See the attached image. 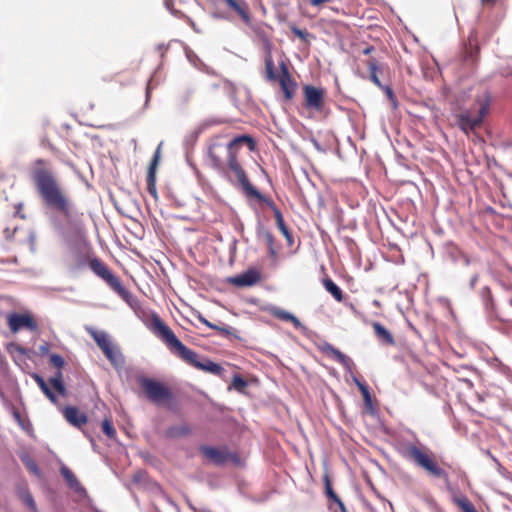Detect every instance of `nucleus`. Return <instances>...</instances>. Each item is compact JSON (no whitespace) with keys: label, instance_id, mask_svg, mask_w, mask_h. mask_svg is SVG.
Returning a JSON list of instances; mask_svg holds the SVG:
<instances>
[{"label":"nucleus","instance_id":"3c124183","mask_svg":"<svg viewBox=\"0 0 512 512\" xmlns=\"http://www.w3.org/2000/svg\"><path fill=\"white\" fill-rule=\"evenodd\" d=\"M41 351L44 353V352H47L48 351V347L47 346H41Z\"/></svg>","mask_w":512,"mask_h":512},{"label":"nucleus","instance_id":"a878e982","mask_svg":"<svg viewBox=\"0 0 512 512\" xmlns=\"http://www.w3.org/2000/svg\"><path fill=\"white\" fill-rule=\"evenodd\" d=\"M453 501L462 512H478L473 503L466 496L455 497Z\"/></svg>","mask_w":512,"mask_h":512},{"label":"nucleus","instance_id":"37998d69","mask_svg":"<svg viewBox=\"0 0 512 512\" xmlns=\"http://www.w3.org/2000/svg\"><path fill=\"white\" fill-rule=\"evenodd\" d=\"M335 504L339 507L341 512H347V509L340 498L335 501Z\"/></svg>","mask_w":512,"mask_h":512},{"label":"nucleus","instance_id":"423d86ee","mask_svg":"<svg viewBox=\"0 0 512 512\" xmlns=\"http://www.w3.org/2000/svg\"><path fill=\"white\" fill-rule=\"evenodd\" d=\"M265 78L269 82H278L286 100L294 97L297 83L293 80L285 62L280 63V74L275 72L272 54L268 51L265 55Z\"/></svg>","mask_w":512,"mask_h":512},{"label":"nucleus","instance_id":"c85d7f7f","mask_svg":"<svg viewBox=\"0 0 512 512\" xmlns=\"http://www.w3.org/2000/svg\"><path fill=\"white\" fill-rule=\"evenodd\" d=\"M290 29H291V32L296 37L300 38L305 43H309V39H310L311 35L307 30L300 29L296 26H291Z\"/></svg>","mask_w":512,"mask_h":512},{"label":"nucleus","instance_id":"b1692460","mask_svg":"<svg viewBox=\"0 0 512 512\" xmlns=\"http://www.w3.org/2000/svg\"><path fill=\"white\" fill-rule=\"evenodd\" d=\"M33 378L35 382L38 384L41 391L45 394V396L53 403L58 404V399L54 392L50 389L46 381L38 374H34Z\"/></svg>","mask_w":512,"mask_h":512},{"label":"nucleus","instance_id":"f03ea898","mask_svg":"<svg viewBox=\"0 0 512 512\" xmlns=\"http://www.w3.org/2000/svg\"><path fill=\"white\" fill-rule=\"evenodd\" d=\"M31 179L45 208L61 215L67 226L78 231L74 203L45 159L34 161Z\"/></svg>","mask_w":512,"mask_h":512},{"label":"nucleus","instance_id":"4c0bfd02","mask_svg":"<svg viewBox=\"0 0 512 512\" xmlns=\"http://www.w3.org/2000/svg\"><path fill=\"white\" fill-rule=\"evenodd\" d=\"M324 481H325V492H326V495H327V497H330L333 494H335V492H334V490L332 488L331 482H330L329 477L327 475L325 476Z\"/></svg>","mask_w":512,"mask_h":512},{"label":"nucleus","instance_id":"c9c22d12","mask_svg":"<svg viewBox=\"0 0 512 512\" xmlns=\"http://www.w3.org/2000/svg\"><path fill=\"white\" fill-rule=\"evenodd\" d=\"M355 383L358 386L363 398H369L370 392L368 386L365 383L358 381L357 379H355Z\"/></svg>","mask_w":512,"mask_h":512},{"label":"nucleus","instance_id":"a18cd8bd","mask_svg":"<svg viewBox=\"0 0 512 512\" xmlns=\"http://www.w3.org/2000/svg\"><path fill=\"white\" fill-rule=\"evenodd\" d=\"M373 50H374V47H373V46H368V47H366V48L363 50V54H364V55H368V54H370Z\"/></svg>","mask_w":512,"mask_h":512},{"label":"nucleus","instance_id":"9d476101","mask_svg":"<svg viewBox=\"0 0 512 512\" xmlns=\"http://www.w3.org/2000/svg\"><path fill=\"white\" fill-rule=\"evenodd\" d=\"M304 107L308 110L320 113L325 107V91L312 85L303 87Z\"/></svg>","mask_w":512,"mask_h":512},{"label":"nucleus","instance_id":"ea45409f","mask_svg":"<svg viewBox=\"0 0 512 512\" xmlns=\"http://www.w3.org/2000/svg\"><path fill=\"white\" fill-rule=\"evenodd\" d=\"M27 467L29 468L30 471H32L33 473H35L36 475L39 474V469H38V466L33 462L31 461L30 463L27 464Z\"/></svg>","mask_w":512,"mask_h":512},{"label":"nucleus","instance_id":"2f4dec72","mask_svg":"<svg viewBox=\"0 0 512 512\" xmlns=\"http://www.w3.org/2000/svg\"><path fill=\"white\" fill-rule=\"evenodd\" d=\"M198 319L200 322H202L204 325H206L207 327L213 329V330H217L221 333H228V330L225 328V327H220L216 324H213L211 322H209L205 317H203L202 315H199L198 316Z\"/></svg>","mask_w":512,"mask_h":512},{"label":"nucleus","instance_id":"c756f323","mask_svg":"<svg viewBox=\"0 0 512 512\" xmlns=\"http://www.w3.org/2000/svg\"><path fill=\"white\" fill-rule=\"evenodd\" d=\"M49 363H50V365H52L53 367H55L59 370H62V368L65 365L64 358L59 354H51L49 356Z\"/></svg>","mask_w":512,"mask_h":512},{"label":"nucleus","instance_id":"2eb2a0df","mask_svg":"<svg viewBox=\"0 0 512 512\" xmlns=\"http://www.w3.org/2000/svg\"><path fill=\"white\" fill-rule=\"evenodd\" d=\"M199 451L205 458L209 459L217 465H222L229 459V453L227 449H218L215 447L202 445L200 446Z\"/></svg>","mask_w":512,"mask_h":512},{"label":"nucleus","instance_id":"f8f14e48","mask_svg":"<svg viewBox=\"0 0 512 512\" xmlns=\"http://www.w3.org/2000/svg\"><path fill=\"white\" fill-rule=\"evenodd\" d=\"M259 202L267 205L273 211L277 228L287 240L288 245L291 246L293 244L292 234L290 233L288 227L286 226L283 219V215L281 211L278 209V207L275 205L274 201L264 196V200H259Z\"/></svg>","mask_w":512,"mask_h":512},{"label":"nucleus","instance_id":"bb28decb","mask_svg":"<svg viewBox=\"0 0 512 512\" xmlns=\"http://www.w3.org/2000/svg\"><path fill=\"white\" fill-rule=\"evenodd\" d=\"M102 431L103 433L110 439H114L116 437V430L113 426V422L109 418H105L102 421Z\"/></svg>","mask_w":512,"mask_h":512},{"label":"nucleus","instance_id":"79ce46f5","mask_svg":"<svg viewBox=\"0 0 512 512\" xmlns=\"http://www.w3.org/2000/svg\"><path fill=\"white\" fill-rule=\"evenodd\" d=\"M335 504L339 507L341 512H347V509L340 498L335 501Z\"/></svg>","mask_w":512,"mask_h":512},{"label":"nucleus","instance_id":"a211bd4d","mask_svg":"<svg viewBox=\"0 0 512 512\" xmlns=\"http://www.w3.org/2000/svg\"><path fill=\"white\" fill-rule=\"evenodd\" d=\"M322 352L326 355L332 357L338 363H340L344 368L350 370L351 365L353 364L352 360L342 353L339 349L335 348L333 345L329 343H325L322 346Z\"/></svg>","mask_w":512,"mask_h":512},{"label":"nucleus","instance_id":"9b49d317","mask_svg":"<svg viewBox=\"0 0 512 512\" xmlns=\"http://www.w3.org/2000/svg\"><path fill=\"white\" fill-rule=\"evenodd\" d=\"M160 157H161V150H160V145H159L149 163L148 170H147V177H146L147 191L155 200L158 199V192H157V188H156V174H157V169H158V166L160 163Z\"/></svg>","mask_w":512,"mask_h":512},{"label":"nucleus","instance_id":"09e8293b","mask_svg":"<svg viewBox=\"0 0 512 512\" xmlns=\"http://www.w3.org/2000/svg\"><path fill=\"white\" fill-rule=\"evenodd\" d=\"M330 500H332L334 503L337 499H339L338 495L335 493L332 496L328 497Z\"/></svg>","mask_w":512,"mask_h":512},{"label":"nucleus","instance_id":"473e14b6","mask_svg":"<svg viewBox=\"0 0 512 512\" xmlns=\"http://www.w3.org/2000/svg\"><path fill=\"white\" fill-rule=\"evenodd\" d=\"M91 259L88 255L76 254L75 255V263L77 268H83L86 264L89 265V261Z\"/></svg>","mask_w":512,"mask_h":512},{"label":"nucleus","instance_id":"f257e3e1","mask_svg":"<svg viewBox=\"0 0 512 512\" xmlns=\"http://www.w3.org/2000/svg\"><path fill=\"white\" fill-rule=\"evenodd\" d=\"M243 144L247 145L250 151H253L256 147L254 139L249 135L237 136L228 144L222 143L220 137H216L208 149L210 164L230 183L241 186L247 197L258 201L264 200V195L251 184L238 159V150Z\"/></svg>","mask_w":512,"mask_h":512},{"label":"nucleus","instance_id":"58836bf2","mask_svg":"<svg viewBox=\"0 0 512 512\" xmlns=\"http://www.w3.org/2000/svg\"><path fill=\"white\" fill-rule=\"evenodd\" d=\"M370 80H371L375 85H377L378 87H380V88H384V87L382 86V84H381V82H380V80H379V78H378V76H377V74H376V73H372V74H370Z\"/></svg>","mask_w":512,"mask_h":512},{"label":"nucleus","instance_id":"cd10ccee","mask_svg":"<svg viewBox=\"0 0 512 512\" xmlns=\"http://www.w3.org/2000/svg\"><path fill=\"white\" fill-rule=\"evenodd\" d=\"M264 239L268 246L269 254L271 257H276V250H275V238L273 234L269 231L264 233Z\"/></svg>","mask_w":512,"mask_h":512},{"label":"nucleus","instance_id":"4be33fe9","mask_svg":"<svg viewBox=\"0 0 512 512\" xmlns=\"http://www.w3.org/2000/svg\"><path fill=\"white\" fill-rule=\"evenodd\" d=\"M323 286L327 292H329L337 302L344 300V294L341 288L330 278L323 279Z\"/></svg>","mask_w":512,"mask_h":512},{"label":"nucleus","instance_id":"72a5a7b5","mask_svg":"<svg viewBox=\"0 0 512 512\" xmlns=\"http://www.w3.org/2000/svg\"><path fill=\"white\" fill-rule=\"evenodd\" d=\"M232 384H233L235 389L243 390L246 387L247 382L241 376H235L233 378Z\"/></svg>","mask_w":512,"mask_h":512},{"label":"nucleus","instance_id":"20e7f679","mask_svg":"<svg viewBox=\"0 0 512 512\" xmlns=\"http://www.w3.org/2000/svg\"><path fill=\"white\" fill-rule=\"evenodd\" d=\"M490 105L491 96L488 92L477 95L468 108L461 109L455 114L458 128L467 135L481 128Z\"/></svg>","mask_w":512,"mask_h":512},{"label":"nucleus","instance_id":"a19ab883","mask_svg":"<svg viewBox=\"0 0 512 512\" xmlns=\"http://www.w3.org/2000/svg\"><path fill=\"white\" fill-rule=\"evenodd\" d=\"M53 225H54L55 229L58 230L59 232H61V233L64 232L63 224L61 222H59L57 219H54Z\"/></svg>","mask_w":512,"mask_h":512},{"label":"nucleus","instance_id":"1a4fd4ad","mask_svg":"<svg viewBox=\"0 0 512 512\" xmlns=\"http://www.w3.org/2000/svg\"><path fill=\"white\" fill-rule=\"evenodd\" d=\"M7 325L12 333H17L22 329L35 332L39 325L30 313H10L7 315Z\"/></svg>","mask_w":512,"mask_h":512},{"label":"nucleus","instance_id":"39448f33","mask_svg":"<svg viewBox=\"0 0 512 512\" xmlns=\"http://www.w3.org/2000/svg\"><path fill=\"white\" fill-rule=\"evenodd\" d=\"M403 456L433 477H448L447 472L437 463L435 454L427 447L408 444L403 449Z\"/></svg>","mask_w":512,"mask_h":512},{"label":"nucleus","instance_id":"e433bc0d","mask_svg":"<svg viewBox=\"0 0 512 512\" xmlns=\"http://www.w3.org/2000/svg\"><path fill=\"white\" fill-rule=\"evenodd\" d=\"M355 383L358 386L363 398H369L370 392L368 386L365 383L358 381L357 379H355Z\"/></svg>","mask_w":512,"mask_h":512},{"label":"nucleus","instance_id":"6ab92c4d","mask_svg":"<svg viewBox=\"0 0 512 512\" xmlns=\"http://www.w3.org/2000/svg\"><path fill=\"white\" fill-rule=\"evenodd\" d=\"M191 432V427L186 423H182L179 425H172L167 428L165 431V437L169 439H179L190 435Z\"/></svg>","mask_w":512,"mask_h":512},{"label":"nucleus","instance_id":"7c9ffc66","mask_svg":"<svg viewBox=\"0 0 512 512\" xmlns=\"http://www.w3.org/2000/svg\"><path fill=\"white\" fill-rule=\"evenodd\" d=\"M21 500L25 505H27L31 510H36V504L32 497V495L28 491H24L20 495Z\"/></svg>","mask_w":512,"mask_h":512},{"label":"nucleus","instance_id":"7ed1b4c3","mask_svg":"<svg viewBox=\"0 0 512 512\" xmlns=\"http://www.w3.org/2000/svg\"><path fill=\"white\" fill-rule=\"evenodd\" d=\"M146 326L165 344L171 353L178 356L184 362L199 370L215 375H219L222 372V367L211 360L206 359L204 362L199 361L198 354L185 346L158 314L153 313L150 320L146 323Z\"/></svg>","mask_w":512,"mask_h":512},{"label":"nucleus","instance_id":"393cba45","mask_svg":"<svg viewBox=\"0 0 512 512\" xmlns=\"http://www.w3.org/2000/svg\"><path fill=\"white\" fill-rule=\"evenodd\" d=\"M61 474L69 484V486L74 489L75 491L83 490L80 482L78 481L77 477L74 475V473L67 467L61 468Z\"/></svg>","mask_w":512,"mask_h":512},{"label":"nucleus","instance_id":"5701e85b","mask_svg":"<svg viewBox=\"0 0 512 512\" xmlns=\"http://www.w3.org/2000/svg\"><path fill=\"white\" fill-rule=\"evenodd\" d=\"M49 383L59 395L66 396L67 390L63 383L62 370L57 369L55 375L49 379Z\"/></svg>","mask_w":512,"mask_h":512},{"label":"nucleus","instance_id":"0eeeda50","mask_svg":"<svg viewBox=\"0 0 512 512\" xmlns=\"http://www.w3.org/2000/svg\"><path fill=\"white\" fill-rule=\"evenodd\" d=\"M90 269L101 279H103L109 287L116 292L131 307L135 303L134 296L122 285L120 279L116 277L110 269L98 258H92L89 261Z\"/></svg>","mask_w":512,"mask_h":512},{"label":"nucleus","instance_id":"6e6552de","mask_svg":"<svg viewBox=\"0 0 512 512\" xmlns=\"http://www.w3.org/2000/svg\"><path fill=\"white\" fill-rule=\"evenodd\" d=\"M139 384L149 401L155 404L170 402L173 398L171 390L162 382L142 377Z\"/></svg>","mask_w":512,"mask_h":512},{"label":"nucleus","instance_id":"ddd939ff","mask_svg":"<svg viewBox=\"0 0 512 512\" xmlns=\"http://www.w3.org/2000/svg\"><path fill=\"white\" fill-rule=\"evenodd\" d=\"M225 6L234 12L245 24H250L252 17L246 0H221Z\"/></svg>","mask_w":512,"mask_h":512},{"label":"nucleus","instance_id":"4468645a","mask_svg":"<svg viewBox=\"0 0 512 512\" xmlns=\"http://www.w3.org/2000/svg\"><path fill=\"white\" fill-rule=\"evenodd\" d=\"M90 336L96 342L103 354L111 361L114 360V348L109 336L103 331L89 330Z\"/></svg>","mask_w":512,"mask_h":512},{"label":"nucleus","instance_id":"f704fd0d","mask_svg":"<svg viewBox=\"0 0 512 512\" xmlns=\"http://www.w3.org/2000/svg\"><path fill=\"white\" fill-rule=\"evenodd\" d=\"M367 67H368V70H369V73L372 74V73H378V71H380V68H379V65H378V61L375 59V58H371L367 61Z\"/></svg>","mask_w":512,"mask_h":512},{"label":"nucleus","instance_id":"412c9836","mask_svg":"<svg viewBox=\"0 0 512 512\" xmlns=\"http://www.w3.org/2000/svg\"><path fill=\"white\" fill-rule=\"evenodd\" d=\"M269 313L279 320L291 322L296 329L301 327L300 320L286 310H283L279 307H271L269 309Z\"/></svg>","mask_w":512,"mask_h":512},{"label":"nucleus","instance_id":"dca6fc26","mask_svg":"<svg viewBox=\"0 0 512 512\" xmlns=\"http://www.w3.org/2000/svg\"><path fill=\"white\" fill-rule=\"evenodd\" d=\"M261 280V275L257 270H247L230 279V282L238 287H248L257 284Z\"/></svg>","mask_w":512,"mask_h":512},{"label":"nucleus","instance_id":"8fccbe9b","mask_svg":"<svg viewBox=\"0 0 512 512\" xmlns=\"http://www.w3.org/2000/svg\"><path fill=\"white\" fill-rule=\"evenodd\" d=\"M17 214H19L20 210L23 208V204L22 203H19L17 206Z\"/></svg>","mask_w":512,"mask_h":512},{"label":"nucleus","instance_id":"c03bdc74","mask_svg":"<svg viewBox=\"0 0 512 512\" xmlns=\"http://www.w3.org/2000/svg\"><path fill=\"white\" fill-rule=\"evenodd\" d=\"M480 1L485 6H494L496 3V0H480Z\"/></svg>","mask_w":512,"mask_h":512},{"label":"nucleus","instance_id":"49530a36","mask_svg":"<svg viewBox=\"0 0 512 512\" xmlns=\"http://www.w3.org/2000/svg\"><path fill=\"white\" fill-rule=\"evenodd\" d=\"M385 90H386L387 95L392 98L393 97L392 89L387 86V87H385Z\"/></svg>","mask_w":512,"mask_h":512},{"label":"nucleus","instance_id":"f3484780","mask_svg":"<svg viewBox=\"0 0 512 512\" xmlns=\"http://www.w3.org/2000/svg\"><path fill=\"white\" fill-rule=\"evenodd\" d=\"M65 419L73 426L81 428L88 421L86 414L79 411L77 407L67 406L63 409Z\"/></svg>","mask_w":512,"mask_h":512},{"label":"nucleus","instance_id":"de8ad7c7","mask_svg":"<svg viewBox=\"0 0 512 512\" xmlns=\"http://www.w3.org/2000/svg\"><path fill=\"white\" fill-rule=\"evenodd\" d=\"M366 406H371V395L369 398H363Z\"/></svg>","mask_w":512,"mask_h":512},{"label":"nucleus","instance_id":"aec40b11","mask_svg":"<svg viewBox=\"0 0 512 512\" xmlns=\"http://www.w3.org/2000/svg\"><path fill=\"white\" fill-rule=\"evenodd\" d=\"M372 328L375 336L384 344L389 346L395 345V339L388 329H386L381 323L373 322Z\"/></svg>","mask_w":512,"mask_h":512}]
</instances>
